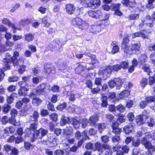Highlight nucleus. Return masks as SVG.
Segmentation results:
<instances>
[{
  "label": "nucleus",
  "mask_w": 155,
  "mask_h": 155,
  "mask_svg": "<svg viewBox=\"0 0 155 155\" xmlns=\"http://www.w3.org/2000/svg\"><path fill=\"white\" fill-rule=\"evenodd\" d=\"M105 117L107 120L110 122L115 121L114 120L115 118L114 116L111 114H106Z\"/></svg>",
  "instance_id": "obj_33"
},
{
  "label": "nucleus",
  "mask_w": 155,
  "mask_h": 155,
  "mask_svg": "<svg viewBox=\"0 0 155 155\" xmlns=\"http://www.w3.org/2000/svg\"><path fill=\"white\" fill-rule=\"evenodd\" d=\"M78 2L85 8H87L89 6V0H78Z\"/></svg>",
  "instance_id": "obj_39"
},
{
  "label": "nucleus",
  "mask_w": 155,
  "mask_h": 155,
  "mask_svg": "<svg viewBox=\"0 0 155 155\" xmlns=\"http://www.w3.org/2000/svg\"><path fill=\"white\" fill-rule=\"evenodd\" d=\"M145 148L148 150H150L152 152L155 151V146L152 145L150 141L147 142L143 145Z\"/></svg>",
  "instance_id": "obj_23"
},
{
  "label": "nucleus",
  "mask_w": 155,
  "mask_h": 155,
  "mask_svg": "<svg viewBox=\"0 0 155 155\" xmlns=\"http://www.w3.org/2000/svg\"><path fill=\"white\" fill-rule=\"evenodd\" d=\"M89 2V7L95 9L100 6L101 2V0H91Z\"/></svg>",
  "instance_id": "obj_15"
},
{
  "label": "nucleus",
  "mask_w": 155,
  "mask_h": 155,
  "mask_svg": "<svg viewBox=\"0 0 155 155\" xmlns=\"http://www.w3.org/2000/svg\"><path fill=\"white\" fill-rule=\"evenodd\" d=\"M102 78H96L95 79L94 83L97 86L101 85L102 83Z\"/></svg>",
  "instance_id": "obj_63"
},
{
  "label": "nucleus",
  "mask_w": 155,
  "mask_h": 155,
  "mask_svg": "<svg viewBox=\"0 0 155 155\" xmlns=\"http://www.w3.org/2000/svg\"><path fill=\"white\" fill-rule=\"evenodd\" d=\"M119 47L117 45H115L113 46L111 50V52L112 54H114L117 53L119 51Z\"/></svg>",
  "instance_id": "obj_59"
},
{
  "label": "nucleus",
  "mask_w": 155,
  "mask_h": 155,
  "mask_svg": "<svg viewBox=\"0 0 155 155\" xmlns=\"http://www.w3.org/2000/svg\"><path fill=\"white\" fill-rule=\"evenodd\" d=\"M148 83V79L146 78H142L140 82V84L142 88H144Z\"/></svg>",
  "instance_id": "obj_30"
},
{
  "label": "nucleus",
  "mask_w": 155,
  "mask_h": 155,
  "mask_svg": "<svg viewBox=\"0 0 155 155\" xmlns=\"http://www.w3.org/2000/svg\"><path fill=\"white\" fill-rule=\"evenodd\" d=\"M145 99V101H142L140 103L139 106L141 108L143 109L145 107L149 102H153L155 105V96L146 97Z\"/></svg>",
  "instance_id": "obj_9"
},
{
  "label": "nucleus",
  "mask_w": 155,
  "mask_h": 155,
  "mask_svg": "<svg viewBox=\"0 0 155 155\" xmlns=\"http://www.w3.org/2000/svg\"><path fill=\"white\" fill-rule=\"evenodd\" d=\"M111 68L110 65L107 66L104 69L99 70L98 74L102 78L106 80L112 72Z\"/></svg>",
  "instance_id": "obj_8"
},
{
  "label": "nucleus",
  "mask_w": 155,
  "mask_h": 155,
  "mask_svg": "<svg viewBox=\"0 0 155 155\" xmlns=\"http://www.w3.org/2000/svg\"><path fill=\"white\" fill-rule=\"evenodd\" d=\"M149 118V116L148 114L138 115L135 117V123L137 126H140L145 124L147 120Z\"/></svg>",
  "instance_id": "obj_5"
},
{
  "label": "nucleus",
  "mask_w": 155,
  "mask_h": 155,
  "mask_svg": "<svg viewBox=\"0 0 155 155\" xmlns=\"http://www.w3.org/2000/svg\"><path fill=\"white\" fill-rule=\"evenodd\" d=\"M146 123L147 124L148 126L150 127H152L155 125L154 119L152 117H150V118L149 121H146Z\"/></svg>",
  "instance_id": "obj_40"
},
{
  "label": "nucleus",
  "mask_w": 155,
  "mask_h": 155,
  "mask_svg": "<svg viewBox=\"0 0 155 155\" xmlns=\"http://www.w3.org/2000/svg\"><path fill=\"white\" fill-rule=\"evenodd\" d=\"M94 145L91 142L86 143L85 145V147L87 150H93Z\"/></svg>",
  "instance_id": "obj_52"
},
{
  "label": "nucleus",
  "mask_w": 155,
  "mask_h": 155,
  "mask_svg": "<svg viewBox=\"0 0 155 155\" xmlns=\"http://www.w3.org/2000/svg\"><path fill=\"white\" fill-rule=\"evenodd\" d=\"M67 106V104L65 102H63L62 104H59L57 107V109L59 110L62 111L65 109Z\"/></svg>",
  "instance_id": "obj_34"
},
{
  "label": "nucleus",
  "mask_w": 155,
  "mask_h": 155,
  "mask_svg": "<svg viewBox=\"0 0 155 155\" xmlns=\"http://www.w3.org/2000/svg\"><path fill=\"white\" fill-rule=\"evenodd\" d=\"M118 120L120 123H123L125 122V115L123 114H120L118 115Z\"/></svg>",
  "instance_id": "obj_49"
},
{
  "label": "nucleus",
  "mask_w": 155,
  "mask_h": 155,
  "mask_svg": "<svg viewBox=\"0 0 155 155\" xmlns=\"http://www.w3.org/2000/svg\"><path fill=\"white\" fill-rule=\"evenodd\" d=\"M72 22H75L74 25L78 28L87 31L94 34L100 33L104 29L107 28L110 24L109 20H98L89 28V24L85 20H72Z\"/></svg>",
  "instance_id": "obj_1"
},
{
  "label": "nucleus",
  "mask_w": 155,
  "mask_h": 155,
  "mask_svg": "<svg viewBox=\"0 0 155 155\" xmlns=\"http://www.w3.org/2000/svg\"><path fill=\"white\" fill-rule=\"evenodd\" d=\"M111 67V71H114L117 72L121 69V66L120 64H117L113 65V66L110 65Z\"/></svg>",
  "instance_id": "obj_38"
},
{
  "label": "nucleus",
  "mask_w": 155,
  "mask_h": 155,
  "mask_svg": "<svg viewBox=\"0 0 155 155\" xmlns=\"http://www.w3.org/2000/svg\"><path fill=\"white\" fill-rule=\"evenodd\" d=\"M31 79V75L25 76L22 77V81H19L18 82V85H23L27 84L30 81Z\"/></svg>",
  "instance_id": "obj_19"
},
{
  "label": "nucleus",
  "mask_w": 155,
  "mask_h": 155,
  "mask_svg": "<svg viewBox=\"0 0 155 155\" xmlns=\"http://www.w3.org/2000/svg\"><path fill=\"white\" fill-rule=\"evenodd\" d=\"M15 117L11 116L8 119V122L13 125L15 126L16 125L17 122L15 118Z\"/></svg>",
  "instance_id": "obj_46"
},
{
  "label": "nucleus",
  "mask_w": 155,
  "mask_h": 155,
  "mask_svg": "<svg viewBox=\"0 0 155 155\" xmlns=\"http://www.w3.org/2000/svg\"><path fill=\"white\" fill-rule=\"evenodd\" d=\"M108 86L110 88H113L115 86L116 84L115 81L114 80L111 79L108 82Z\"/></svg>",
  "instance_id": "obj_62"
},
{
  "label": "nucleus",
  "mask_w": 155,
  "mask_h": 155,
  "mask_svg": "<svg viewBox=\"0 0 155 155\" xmlns=\"http://www.w3.org/2000/svg\"><path fill=\"white\" fill-rule=\"evenodd\" d=\"M120 123L116 121L113 122L111 126L112 132L116 135L120 134L121 133L122 128L119 127Z\"/></svg>",
  "instance_id": "obj_12"
},
{
  "label": "nucleus",
  "mask_w": 155,
  "mask_h": 155,
  "mask_svg": "<svg viewBox=\"0 0 155 155\" xmlns=\"http://www.w3.org/2000/svg\"><path fill=\"white\" fill-rule=\"evenodd\" d=\"M129 41V36L128 35H127L123 38L121 43V49L126 54L129 53L130 51H131L128 45Z\"/></svg>",
  "instance_id": "obj_6"
},
{
  "label": "nucleus",
  "mask_w": 155,
  "mask_h": 155,
  "mask_svg": "<svg viewBox=\"0 0 155 155\" xmlns=\"http://www.w3.org/2000/svg\"><path fill=\"white\" fill-rule=\"evenodd\" d=\"M19 78L17 76H13L9 77L8 79V81L9 82H15L18 81Z\"/></svg>",
  "instance_id": "obj_42"
},
{
  "label": "nucleus",
  "mask_w": 155,
  "mask_h": 155,
  "mask_svg": "<svg viewBox=\"0 0 155 155\" xmlns=\"http://www.w3.org/2000/svg\"><path fill=\"white\" fill-rule=\"evenodd\" d=\"M113 150L116 152V155H124V153H128L130 149L126 145L123 146L122 147L120 145L117 144L112 147Z\"/></svg>",
  "instance_id": "obj_3"
},
{
  "label": "nucleus",
  "mask_w": 155,
  "mask_h": 155,
  "mask_svg": "<svg viewBox=\"0 0 155 155\" xmlns=\"http://www.w3.org/2000/svg\"><path fill=\"white\" fill-rule=\"evenodd\" d=\"M120 6L121 4L120 3L113 4L110 5L111 9L114 11V15L120 16L123 15V13L120 10Z\"/></svg>",
  "instance_id": "obj_13"
},
{
  "label": "nucleus",
  "mask_w": 155,
  "mask_h": 155,
  "mask_svg": "<svg viewBox=\"0 0 155 155\" xmlns=\"http://www.w3.org/2000/svg\"><path fill=\"white\" fill-rule=\"evenodd\" d=\"M65 8L66 12L69 14H73L75 9V8L73 4H68L66 5Z\"/></svg>",
  "instance_id": "obj_22"
},
{
  "label": "nucleus",
  "mask_w": 155,
  "mask_h": 155,
  "mask_svg": "<svg viewBox=\"0 0 155 155\" xmlns=\"http://www.w3.org/2000/svg\"><path fill=\"white\" fill-rule=\"evenodd\" d=\"M82 136L83 137L82 139L84 140H89L90 139L89 136L87 135V131L86 130L84 131L82 133Z\"/></svg>",
  "instance_id": "obj_53"
},
{
  "label": "nucleus",
  "mask_w": 155,
  "mask_h": 155,
  "mask_svg": "<svg viewBox=\"0 0 155 155\" xmlns=\"http://www.w3.org/2000/svg\"><path fill=\"white\" fill-rule=\"evenodd\" d=\"M48 87V90L50 91L51 85L50 84H48L46 83H42L40 84L37 87L36 89V92L38 95L43 94L46 92V87Z\"/></svg>",
  "instance_id": "obj_7"
},
{
  "label": "nucleus",
  "mask_w": 155,
  "mask_h": 155,
  "mask_svg": "<svg viewBox=\"0 0 155 155\" xmlns=\"http://www.w3.org/2000/svg\"><path fill=\"white\" fill-rule=\"evenodd\" d=\"M115 81L117 89H120L123 84L122 81L121 79L117 78Z\"/></svg>",
  "instance_id": "obj_41"
},
{
  "label": "nucleus",
  "mask_w": 155,
  "mask_h": 155,
  "mask_svg": "<svg viewBox=\"0 0 155 155\" xmlns=\"http://www.w3.org/2000/svg\"><path fill=\"white\" fill-rule=\"evenodd\" d=\"M19 56V53L18 51H15L12 56L8 53L5 55V57L3 59L2 68H0V82L3 79L5 76L4 72L10 69V64H12L14 66L19 65L20 63H22L23 61L21 59H18Z\"/></svg>",
  "instance_id": "obj_2"
},
{
  "label": "nucleus",
  "mask_w": 155,
  "mask_h": 155,
  "mask_svg": "<svg viewBox=\"0 0 155 155\" xmlns=\"http://www.w3.org/2000/svg\"><path fill=\"white\" fill-rule=\"evenodd\" d=\"M148 84L151 86L155 83V78L153 76H150L148 77Z\"/></svg>",
  "instance_id": "obj_54"
},
{
  "label": "nucleus",
  "mask_w": 155,
  "mask_h": 155,
  "mask_svg": "<svg viewBox=\"0 0 155 155\" xmlns=\"http://www.w3.org/2000/svg\"><path fill=\"white\" fill-rule=\"evenodd\" d=\"M86 69L85 65L82 64H79L75 68V71L76 74H81Z\"/></svg>",
  "instance_id": "obj_17"
},
{
  "label": "nucleus",
  "mask_w": 155,
  "mask_h": 155,
  "mask_svg": "<svg viewBox=\"0 0 155 155\" xmlns=\"http://www.w3.org/2000/svg\"><path fill=\"white\" fill-rule=\"evenodd\" d=\"M147 57L145 54H142L138 58V62L141 65H144L147 60Z\"/></svg>",
  "instance_id": "obj_21"
},
{
  "label": "nucleus",
  "mask_w": 155,
  "mask_h": 155,
  "mask_svg": "<svg viewBox=\"0 0 155 155\" xmlns=\"http://www.w3.org/2000/svg\"><path fill=\"white\" fill-rule=\"evenodd\" d=\"M130 93L128 90H124L119 94V97L120 98L122 99L127 96Z\"/></svg>",
  "instance_id": "obj_32"
},
{
  "label": "nucleus",
  "mask_w": 155,
  "mask_h": 155,
  "mask_svg": "<svg viewBox=\"0 0 155 155\" xmlns=\"http://www.w3.org/2000/svg\"><path fill=\"white\" fill-rule=\"evenodd\" d=\"M99 120V117L97 114H94L91 116L89 119V123L91 126H94Z\"/></svg>",
  "instance_id": "obj_16"
},
{
  "label": "nucleus",
  "mask_w": 155,
  "mask_h": 155,
  "mask_svg": "<svg viewBox=\"0 0 155 155\" xmlns=\"http://www.w3.org/2000/svg\"><path fill=\"white\" fill-rule=\"evenodd\" d=\"M140 140L139 138H137L136 140H134V138L133 139L132 142V146L134 147H138L140 144Z\"/></svg>",
  "instance_id": "obj_35"
},
{
  "label": "nucleus",
  "mask_w": 155,
  "mask_h": 155,
  "mask_svg": "<svg viewBox=\"0 0 155 155\" xmlns=\"http://www.w3.org/2000/svg\"><path fill=\"white\" fill-rule=\"evenodd\" d=\"M97 150L99 152H102L103 150L102 149V144L100 142H96L94 144L93 151Z\"/></svg>",
  "instance_id": "obj_25"
},
{
  "label": "nucleus",
  "mask_w": 155,
  "mask_h": 155,
  "mask_svg": "<svg viewBox=\"0 0 155 155\" xmlns=\"http://www.w3.org/2000/svg\"><path fill=\"white\" fill-rule=\"evenodd\" d=\"M70 118L68 117H66L64 115H63L61 119L60 124L61 126H63L65 124L69 123Z\"/></svg>",
  "instance_id": "obj_20"
},
{
  "label": "nucleus",
  "mask_w": 155,
  "mask_h": 155,
  "mask_svg": "<svg viewBox=\"0 0 155 155\" xmlns=\"http://www.w3.org/2000/svg\"><path fill=\"white\" fill-rule=\"evenodd\" d=\"M139 17V14L133 13L129 16V19H138Z\"/></svg>",
  "instance_id": "obj_56"
},
{
  "label": "nucleus",
  "mask_w": 155,
  "mask_h": 155,
  "mask_svg": "<svg viewBox=\"0 0 155 155\" xmlns=\"http://www.w3.org/2000/svg\"><path fill=\"white\" fill-rule=\"evenodd\" d=\"M11 109V106L8 104L5 105L2 107V111L5 114L7 113Z\"/></svg>",
  "instance_id": "obj_45"
},
{
  "label": "nucleus",
  "mask_w": 155,
  "mask_h": 155,
  "mask_svg": "<svg viewBox=\"0 0 155 155\" xmlns=\"http://www.w3.org/2000/svg\"><path fill=\"white\" fill-rule=\"evenodd\" d=\"M111 139L112 142L114 143L119 142L120 140V136L116 135L112 137Z\"/></svg>",
  "instance_id": "obj_50"
},
{
  "label": "nucleus",
  "mask_w": 155,
  "mask_h": 155,
  "mask_svg": "<svg viewBox=\"0 0 155 155\" xmlns=\"http://www.w3.org/2000/svg\"><path fill=\"white\" fill-rule=\"evenodd\" d=\"M133 123H131L130 126L128 125H125L123 128V132L126 134L129 135L132 132L133 129Z\"/></svg>",
  "instance_id": "obj_18"
},
{
  "label": "nucleus",
  "mask_w": 155,
  "mask_h": 155,
  "mask_svg": "<svg viewBox=\"0 0 155 155\" xmlns=\"http://www.w3.org/2000/svg\"><path fill=\"white\" fill-rule=\"evenodd\" d=\"M4 131L5 133L7 134H8L9 132L12 134L14 133L15 129L13 127L11 126L9 127H6L4 129Z\"/></svg>",
  "instance_id": "obj_29"
},
{
  "label": "nucleus",
  "mask_w": 155,
  "mask_h": 155,
  "mask_svg": "<svg viewBox=\"0 0 155 155\" xmlns=\"http://www.w3.org/2000/svg\"><path fill=\"white\" fill-rule=\"evenodd\" d=\"M72 124L74 128H78L80 126V122L76 119L72 118L71 120Z\"/></svg>",
  "instance_id": "obj_31"
},
{
  "label": "nucleus",
  "mask_w": 155,
  "mask_h": 155,
  "mask_svg": "<svg viewBox=\"0 0 155 155\" xmlns=\"http://www.w3.org/2000/svg\"><path fill=\"white\" fill-rule=\"evenodd\" d=\"M19 57V56L18 57V58ZM21 59V60L23 61V63H20V64L18 66H19L20 67H21V68L19 69L18 71L20 72H23L24 71H25V66L24 65H22V64L24 63V60L22 59V58H20L19 59Z\"/></svg>",
  "instance_id": "obj_48"
},
{
  "label": "nucleus",
  "mask_w": 155,
  "mask_h": 155,
  "mask_svg": "<svg viewBox=\"0 0 155 155\" xmlns=\"http://www.w3.org/2000/svg\"><path fill=\"white\" fill-rule=\"evenodd\" d=\"M31 130L29 128H26L24 132L25 134V137H29L32 134V132Z\"/></svg>",
  "instance_id": "obj_60"
},
{
  "label": "nucleus",
  "mask_w": 155,
  "mask_h": 155,
  "mask_svg": "<svg viewBox=\"0 0 155 155\" xmlns=\"http://www.w3.org/2000/svg\"><path fill=\"white\" fill-rule=\"evenodd\" d=\"M142 69L145 72L147 73V75H150L152 73V72L149 66L147 65L146 64L143 65Z\"/></svg>",
  "instance_id": "obj_26"
},
{
  "label": "nucleus",
  "mask_w": 155,
  "mask_h": 155,
  "mask_svg": "<svg viewBox=\"0 0 155 155\" xmlns=\"http://www.w3.org/2000/svg\"><path fill=\"white\" fill-rule=\"evenodd\" d=\"M62 46V44L59 40L53 41L49 45V47L52 51H58L59 50Z\"/></svg>",
  "instance_id": "obj_11"
},
{
  "label": "nucleus",
  "mask_w": 155,
  "mask_h": 155,
  "mask_svg": "<svg viewBox=\"0 0 155 155\" xmlns=\"http://www.w3.org/2000/svg\"><path fill=\"white\" fill-rule=\"evenodd\" d=\"M34 35L31 33H27L25 35V39L28 42L32 41L34 39Z\"/></svg>",
  "instance_id": "obj_28"
},
{
  "label": "nucleus",
  "mask_w": 155,
  "mask_h": 155,
  "mask_svg": "<svg viewBox=\"0 0 155 155\" xmlns=\"http://www.w3.org/2000/svg\"><path fill=\"white\" fill-rule=\"evenodd\" d=\"M107 100L108 98L106 96L103 95L101 97V105L103 107H106L108 105Z\"/></svg>",
  "instance_id": "obj_24"
},
{
  "label": "nucleus",
  "mask_w": 155,
  "mask_h": 155,
  "mask_svg": "<svg viewBox=\"0 0 155 155\" xmlns=\"http://www.w3.org/2000/svg\"><path fill=\"white\" fill-rule=\"evenodd\" d=\"M121 66V68L125 70L127 69L129 66V63L127 61H123L120 63V64Z\"/></svg>",
  "instance_id": "obj_43"
},
{
  "label": "nucleus",
  "mask_w": 155,
  "mask_h": 155,
  "mask_svg": "<svg viewBox=\"0 0 155 155\" xmlns=\"http://www.w3.org/2000/svg\"><path fill=\"white\" fill-rule=\"evenodd\" d=\"M41 77L40 76L34 77L32 78V83L34 84H37L40 82Z\"/></svg>",
  "instance_id": "obj_64"
},
{
  "label": "nucleus",
  "mask_w": 155,
  "mask_h": 155,
  "mask_svg": "<svg viewBox=\"0 0 155 155\" xmlns=\"http://www.w3.org/2000/svg\"><path fill=\"white\" fill-rule=\"evenodd\" d=\"M47 133V130L41 128L36 130L33 133L32 138L31 139V141L33 142L36 139H42L46 135Z\"/></svg>",
  "instance_id": "obj_4"
},
{
  "label": "nucleus",
  "mask_w": 155,
  "mask_h": 155,
  "mask_svg": "<svg viewBox=\"0 0 155 155\" xmlns=\"http://www.w3.org/2000/svg\"><path fill=\"white\" fill-rule=\"evenodd\" d=\"M47 107L48 110L52 112L55 111V109L54 105L52 104V103L49 102L47 105Z\"/></svg>",
  "instance_id": "obj_51"
},
{
  "label": "nucleus",
  "mask_w": 155,
  "mask_h": 155,
  "mask_svg": "<svg viewBox=\"0 0 155 155\" xmlns=\"http://www.w3.org/2000/svg\"><path fill=\"white\" fill-rule=\"evenodd\" d=\"M45 69V73L47 75H49L51 74L52 73V69L51 67H45L44 68Z\"/></svg>",
  "instance_id": "obj_55"
},
{
  "label": "nucleus",
  "mask_w": 155,
  "mask_h": 155,
  "mask_svg": "<svg viewBox=\"0 0 155 155\" xmlns=\"http://www.w3.org/2000/svg\"><path fill=\"white\" fill-rule=\"evenodd\" d=\"M37 125L38 124L37 123L33 122L30 124L29 128L32 131H33L34 132L36 130H37Z\"/></svg>",
  "instance_id": "obj_58"
},
{
  "label": "nucleus",
  "mask_w": 155,
  "mask_h": 155,
  "mask_svg": "<svg viewBox=\"0 0 155 155\" xmlns=\"http://www.w3.org/2000/svg\"><path fill=\"white\" fill-rule=\"evenodd\" d=\"M19 89L18 90V94L19 96L26 97L27 96V92L28 91L29 88L28 84H25L24 86L19 85Z\"/></svg>",
  "instance_id": "obj_10"
},
{
  "label": "nucleus",
  "mask_w": 155,
  "mask_h": 155,
  "mask_svg": "<svg viewBox=\"0 0 155 155\" xmlns=\"http://www.w3.org/2000/svg\"><path fill=\"white\" fill-rule=\"evenodd\" d=\"M88 14L90 17L95 18H100L101 13L99 10H97L96 12L90 10L88 12Z\"/></svg>",
  "instance_id": "obj_14"
},
{
  "label": "nucleus",
  "mask_w": 155,
  "mask_h": 155,
  "mask_svg": "<svg viewBox=\"0 0 155 155\" xmlns=\"http://www.w3.org/2000/svg\"><path fill=\"white\" fill-rule=\"evenodd\" d=\"M50 119L53 122H56L58 120V115L56 113H53L49 116Z\"/></svg>",
  "instance_id": "obj_44"
},
{
  "label": "nucleus",
  "mask_w": 155,
  "mask_h": 155,
  "mask_svg": "<svg viewBox=\"0 0 155 155\" xmlns=\"http://www.w3.org/2000/svg\"><path fill=\"white\" fill-rule=\"evenodd\" d=\"M117 110H118L120 113H122L124 112L126 110L125 107L121 104L117 105L116 107Z\"/></svg>",
  "instance_id": "obj_47"
},
{
  "label": "nucleus",
  "mask_w": 155,
  "mask_h": 155,
  "mask_svg": "<svg viewBox=\"0 0 155 155\" xmlns=\"http://www.w3.org/2000/svg\"><path fill=\"white\" fill-rule=\"evenodd\" d=\"M59 87L57 85H54L51 88L50 91H52L53 92H58L59 91Z\"/></svg>",
  "instance_id": "obj_61"
},
{
  "label": "nucleus",
  "mask_w": 155,
  "mask_h": 155,
  "mask_svg": "<svg viewBox=\"0 0 155 155\" xmlns=\"http://www.w3.org/2000/svg\"><path fill=\"white\" fill-rule=\"evenodd\" d=\"M32 103L35 106H38L40 105L42 102V100L37 97H34L32 99Z\"/></svg>",
  "instance_id": "obj_27"
},
{
  "label": "nucleus",
  "mask_w": 155,
  "mask_h": 155,
  "mask_svg": "<svg viewBox=\"0 0 155 155\" xmlns=\"http://www.w3.org/2000/svg\"><path fill=\"white\" fill-rule=\"evenodd\" d=\"M127 116L128 120L130 122V123H132L134 120L135 116L133 112L129 113Z\"/></svg>",
  "instance_id": "obj_36"
},
{
  "label": "nucleus",
  "mask_w": 155,
  "mask_h": 155,
  "mask_svg": "<svg viewBox=\"0 0 155 155\" xmlns=\"http://www.w3.org/2000/svg\"><path fill=\"white\" fill-rule=\"evenodd\" d=\"M101 139L102 142L104 143H107L109 141V137L107 135L101 136Z\"/></svg>",
  "instance_id": "obj_57"
},
{
  "label": "nucleus",
  "mask_w": 155,
  "mask_h": 155,
  "mask_svg": "<svg viewBox=\"0 0 155 155\" xmlns=\"http://www.w3.org/2000/svg\"><path fill=\"white\" fill-rule=\"evenodd\" d=\"M140 43L132 44L131 45L130 50L131 51L138 50L140 47Z\"/></svg>",
  "instance_id": "obj_37"
}]
</instances>
